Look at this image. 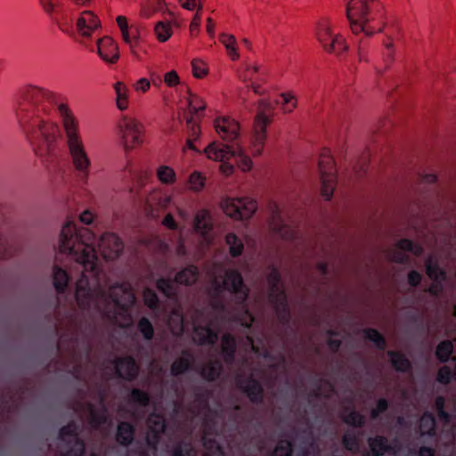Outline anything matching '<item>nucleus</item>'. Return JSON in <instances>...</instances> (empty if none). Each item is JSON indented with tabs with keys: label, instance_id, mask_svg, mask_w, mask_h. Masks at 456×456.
I'll return each mask as SVG.
<instances>
[{
	"label": "nucleus",
	"instance_id": "72a5a7b5",
	"mask_svg": "<svg viewBox=\"0 0 456 456\" xmlns=\"http://www.w3.org/2000/svg\"><path fill=\"white\" fill-rule=\"evenodd\" d=\"M69 276L63 269L55 266L53 268V285L58 293L63 292L68 285Z\"/></svg>",
	"mask_w": 456,
	"mask_h": 456
},
{
	"label": "nucleus",
	"instance_id": "f3484780",
	"mask_svg": "<svg viewBox=\"0 0 456 456\" xmlns=\"http://www.w3.org/2000/svg\"><path fill=\"white\" fill-rule=\"evenodd\" d=\"M147 443L155 448L159 442V436L164 433L166 429L164 417L159 414H151L147 419Z\"/></svg>",
	"mask_w": 456,
	"mask_h": 456
},
{
	"label": "nucleus",
	"instance_id": "052dcab7",
	"mask_svg": "<svg viewBox=\"0 0 456 456\" xmlns=\"http://www.w3.org/2000/svg\"><path fill=\"white\" fill-rule=\"evenodd\" d=\"M333 391V386L329 381L321 380L314 395L315 396L330 397Z\"/></svg>",
	"mask_w": 456,
	"mask_h": 456
},
{
	"label": "nucleus",
	"instance_id": "b1692460",
	"mask_svg": "<svg viewBox=\"0 0 456 456\" xmlns=\"http://www.w3.org/2000/svg\"><path fill=\"white\" fill-rule=\"evenodd\" d=\"M212 227L213 224L209 212L206 209L198 211L194 218L195 230L202 235H205L212 230Z\"/></svg>",
	"mask_w": 456,
	"mask_h": 456
},
{
	"label": "nucleus",
	"instance_id": "4c0bfd02",
	"mask_svg": "<svg viewBox=\"0 0 456 456\" xmlns=\"http://www.w3.org/2000/svg\"><path fill=\"white\" fill-rule=\"evenodd\" d=\"M221 369L219 362H210L203 366L201 375L208 380H215L219 377Z\"/></svg>",
	"mask_w": 456,
	"mask_h": 456
},
{
	"label": "nucleus",
	"instance_id": "39448f33",
	"mask_svg": "<svg viewBox=\"0 0 456 456\" xmlns=\"http://www.w3.org/2000/svg\"><path fill=\"white\" fill-rule=\"evenodd\" d=\"M315 38L324 53L342 58L348 52L346 38L334 28L332 21L327 18H320L316 22Z\"/></svg>",
	"mask_w": 456,
	"mask_h": 456
},
{
	"label": "nucleus",
	"instance_id": "cd10ccee",
	"mask_svg": "<svg viewBox=\"0 0 456 456\" xmlns=\"http://www.w3.org/2000/svg\"><path fill=\"white\" fill-rule=\"evenodd\" d=\"M384 28H386V37L382 41L384 50L395 51V41L400 38V28L396 25H387V23Z\"/></svg>",
	"mask_w": 456,
	"mask_h": 456
},
{
	"label": "nucleus",
	"instance_id": "a18cd8bd",
	"mask_svg": "<svg viewBox=\"0 0 456 456\" xmlns=\"http://www.w3.org/2000/svg\"><path fill=\"white\" fill-rule=\"evenodd\" d=\"M452 343L449 340L441 342L436 348V356L442 362H446L452 353Z\"/></svg>",
	"mask_w": 456,
	"mask_h": 456
},
{
	"label": "nucleus",
	"instance_id": "0eeeda50",
	"mask_svg": "<svg viewBox=\"0 0 456 456\" xmlns=\"http://www.w3.org/2000/svg\"><path fill=\"white\" fill-rule=\"evenodd\" d=\"M317 168L321 182V194L330 200L337 185V168L335 160L328 149H323L318 158Z\"/></svg>",
	"mask_w": 456,
	"mask_h": 456
},
{
	"label": "nucleus",
	"instance_id": "2eb2a0df",
	"mask_svg": "<svg viewBox=\"0 0 456 456\" xmlns=\"http://www.w3.org/2000/svg\"><path fill=\"white\" fill-rule=\"evenodd\" d=\"M406 252H411L414 256H420L423 252V248L419 244H413L411 240L408 239L400 240L394 249L387 254V257L396 263H405L408 261V256Z\"/></svg>",
	"mask_w": 456,
	"mask_h": 456
},
{
	"label": "nucleus",
	"instance_id": "dca6fc26",
	"mask_svg": "<svg viewBox=\"0 0 456 456\" xmlns=\"http://www.w3.org/2000/svg\"><path fill=\"white\" fill-rule=\"evenodd\" d=\"M204 152L208 159L224 162L235 157L237 151L236 147L228 143L213 142L205 148Z\"/></svg>",
	"mask_w": 456,
	"mask_h": 456
},
{
	"label": "nucleus",
	"instance_id": "e433bc0d",
	"mask_svg": "<svg viewBox=\"0 0 456 456\" xmlns=\"http://www.w3.org/2000/svg\"><path fill=\"white\" fill-rule=\"evenodd\" d=\"M225 241L229 246L230 254L232 256H239L242 254L244 245L235 234L228 233L225 237Z\"/></svg>",
	"mask_w": 456,
	"mask_h": 456
},
{
	"label": "nucleus",
	"instance_id": "a878e982",
	"mask_svg": "<svg viewBox=\"0 0 456 456\" xmlns=\"http://www.w3.org/2000/svg\"><path fill=\"white\" fill-rule=\"evenodd\" d=\"M202 442H203V447H204V452H203L202 456H222L223 455L221 446L217 444V442L215 439L208 437L206 426L204 427V429H203Z\"/></svg>",
	"mask_w": 456,
	"mask_h": 456
},
{
	"label": "nucleus",
	"instance_id": "ddd939ff",
	"mask_svg": "<svg viewBox=\"0 0 456 456\" xmlns=\"http://www.w3.org/2000/svg\"><path fill=\"white\" fill-rule=\"evenodd\" d=\"M214 127L219 137L226 142L238 139L240 126L238 121L230 117H218L214 120Z\"/></svg>",
	"mask_w": 456,
	"mask_h": 456
},
{
	"label": "nucleus",
	"instance_id": "680f3d73",
	"mask_svg": "<svg viewBox=\"0 0 456 456\" xmlns=\"http://www.w3.org/2000/svg\"><path fill=\"white\" fill-rule=\"evenodd\" d=\"M444 398L443 396H438L436 399L435 406L437 411L438 418L440 420L444 421V423H448L450 420L449 414L444 411Z\"/></svg>",
	"mask_w": 456,
	"mask_h": 456
},
{
	"label": "nucleus",
	"instance_id": "6e6d98bb",
	"mask_svg": "<svg viewBox=\"0 0 456 456\" xmlns=\"http://www.w3.org/2000/svg\"><path fill=\"white\" fill-rule=\"evenodd\" d=\"M365 338L375 342L376 346L379 349L386 347V341L381 334L374 329L364 330Z\"/></svg>",
	"mask_w": 456,
	"mask_h": 456
},
{
	"label": "nucleus",
	"instance_id": "774afa93",
	"mask_svg": "<svg viewBox=\"0 0 456 456\" xmlns=\"http://www.w3.org/2000/svg\"><path fill=\"white\" fill-rule=\"evenodd\" d=\"M143 299L145 305H147L151 308L156 307L159 301L156 294L151 289H146L143 291Z\"/></svg>",
	"mask_w": 456,
	"mask_h": 456
},
{
	"label": "nucleus",
	"instance_id": "393cba45",
	"mask_svg": "<svg viewBox=\"0 0 456 456\" xmlns=\"http://www.w3.org/2000/svg\"><path fill=\"white\" fill-rule=\"evenodd\" d=\"M165 207L162 203V196L159 193H151L146 201L145 212L147 216L158 217L160 210Z\"/></svg>",
	"mask_w": 456,
	"mask_h": 456
},
{
	"label": "nucleus",
	"instance_id": "6e6552de",
	"mask_svg": "<svg viewBox=\"0 0 456 456\" xmlns=\"http://www.w3.org/2000/svg\"><path fill=\"white\" fill-rule=\"evenodd\" d=\"M267 281L269 284V301L273 305L280 322L283 323L288 322L290 314L287 305V297L281 283V277L277 269H272L268 274Z\"/></svg>",
	"mask_w": 456,
	"mask_h": 456
},
{
	"label": "nucleus",
	"instance_id": "4468645a",
	"mask_svg": "<svg viewBox=\"0 0 456 456\" xmlns=\"http://www.w3.org/2000/svg\"><path fill=\"white\" fill-rule=\"evenodd\" d=\"M99 250L107 260H114L121 254L124 245L120 239L114 233H104L98 244Z\"/></svg>",
	"mask_w": 456,
	"mask_h": 456
},
{
	"label": "nucleus",
	"instance_id": "79ce46f5",
	"mask_svg": "<svg viewBox=\"0 0 456 456\" xmlns=\"http://www.w3.org/2000/svg\"><path fill=\"white\" fill-rule=\"evenodd\" d=\"M129 401L133 403L145 407L150 403V395L148 393L139 388H133L130 393Z\"/></svg>",
	"mask_w": 456,
	"mask_h": 456
},
{
	"label": "nucleus",
	"instance_id": "2f4dec72",
	"mask_svg": "<svg viewBox=\"0 0 456 456\" xmlns=\"http://www.w3.org/2000/svg\"><path fill=\"white\" fill-rule=\"evenodd\" d=\"M220 42L225 46L228 55L232 61L238 60L240 55L236 48V39L232 35L222 33L219 36Z\"/></svg>",
	"mask_w": 456,
	"mask_h": 456
},
{
	"label": "nucleus",
	"instance_id": "a19ab883",
	"mask_svg": "<svg viewBox=\"0 0 456 456\" xmlns=\"http://www.w3.org/2000/svg\"><path fill=\"white\" fill-rule=\"evenodd\" d=\"M154 32L159 42H166L172 35V28L169 23L159 21L155 25Z\"/></svg>",
	"mask_w": 456,
	"mask_h": 456
},
{
	"label": "nucleus",
	"instance_id": "4be33fe9",
	"mask_svg": "<svg viewBox=\"0 0 456 456\" xmlns=\"http://www.w3.org/2000/svg\"><path fill=\"white\" fill-rule=\"evenodd\" d=\"M192 338L200 345H214L218 335L208 326H195Z\"/></svg>",
	"mask_w": 456,
	"mask_h": 456
},
{
	"label": "nucleus",
	"instance_id": "f257e3e1",
	"mask_svg": "<svg viewBox=\"0 0 456 456\" xmlns=\"http://www.w3.org/2000/svg\"><path fill=\"white\" fill-rule=\"evenodd\" d=\"M92 232L82 228L77 232L76 225L67 223L61 232L59 249L69 254L82 267V277L76 284V299L80 308H89L92 305L110 322L119 327H128L133 320L129 312L135 302V295L130 283L123 282L109 288L105 274L97 269L98 257L94 248L83 241L90 240Z\"/></svg>",
	"mask_w": 456,
	"mask_h": 456
},
{
	"label": "nucleus",
	"instance_id": "13d9d810",
	"mask_svg": "<svg viewBox=\"0 0 456 456\" xmlns=\"http://www.w3.org/2000/svg\"><path fill=\"white\" fill-rule=\"evenodd\" d=\"M117 23L121 30V35L123 40L126 44H132V37L129 34V28L127 24V20L125 16H118L117 18ZM133 37H135V36H133Z\"/></svg>",
	"mask_w": 456,
	"mask_h": 456
},
{
	"label": "nucleus",
	"instance_id": "69168bd1",
	"mask_svg": "<svg viewBox=\"0 0 456 456\" xmlns=\"http://www.w3.org/2000/svg\"><path fill=\"white\" fill-rule=\"evenodd\" d=\"M190 111L187 115L191 114L193 116L194 113L199 112L200 110H204L206 109V104L197 96H193L189 101Z\"/></svg>",
	"mask_w": 456,
	"mask_h": 456
},
{
	"label": "nucleus",
	"instance_id": "7c9ffc66",
	"mask_svg": "<svg viewBox=\"0 0 456 456\" xmlns=\"http://www.w3.org/2000/svg\"><path fill=\"white\" fill-rule=\"evenodd\" d=\"M426 270L428 277L434 281H442L445 280V273L439 267L436 261L429 256L426 262Z\"/></svg>",
	"mask_w": 456,
	"mask_h": 456
},
{
	"label": "nucleus",
	"instance_id": "ea45409f",
	"mask_svg": "<svg viewBox=\"0 0 456 456\" xmlns=\"http://www.w3.org/2000/svg\"><path fill=\"white\" fill-rule=\"evenodd\" d=\"M436 428L435 418L428 413L423 414L419 419V431L421 435H433Z\"/></svg>",
	"mask_w": 456,
	"mask_h": 456
},
{
	"label": "nucleus",
	"instance_id": "603ef678",
	"mask_svg": "<svg viewBox=\"0 0 456 456\" xmlns=\"http://www.w3.org/2000/svg\"><path fill=\"white\" fill-rule=\"evenodd\" d=\"M191 362L188 358L180 357L171 365V373L174 376L180 375L189 369Z\"/></svg>",
	"mask_w": 456,
	"mask_h": 456
},
{
	"label": "nucleus",
	"instance_id": "de8ad7c7",
	"mask_svg": "<svg viewBox=\"0 0 456 456\" xmlns=\"http://www.w3.org/2000/svg\"><path fill=\"white\" fill-rule=\"evenodd\" d=\"M206 177L200 172H193L190 175L188 179L189 187L191 191H200L205 186Z\"/></svg>",
	"mask_w": 456,
	"mask_h": 456
},
{
	"label": "nucleus",
	"instance_id": "f03ea898",
	"mask_svg": "<svg viewBox=\"0 0 456 456\" xmlns=\"http://www.w3.org/2000/svg\"><path fill=\"white\" fill-rule=\"evenodd\" d=\"M346 16L353 33L363 32L367 36L380 32L386 24V12L377 0H350Z\"/></svg>",
	"mask_w": 456,
	"mask_h": 456
},
{
	"label": "nucleus",
	"instance_id": "9b49d317",
	"mask_svg": "<svg viewBox=\"0 0 456 456\" xmlns=\"http://www.w3.org/2000/svg\"><path fill=\"white\" fill-rule=\"evenodd\" d=\"M224 212L230 217L241 220L250 218L257 209L256 200L249 198L226 199L222 201Z\"/></svg>",
	"mask_w": 456,
	"mask_h": 456
},
{
	"label": "nucleus",
	"instance_id": "aec40b11",
	"mask_svg": "<svg viewBox=\"0 0 456 456\" xmlns=\"http://www.w3.org/2000/svg\"><path fill=\"white\" fill-rule=\"evenodd\" d=\"M100 26L98 17L90 11L82 13L77 21V28L80 34L84 37L90 36L91 32Z\"/></svg>",
	"mask_w": 456,
	"mask_h": 456
},
{
	"label": "nucleus",
	"instance_id": "c756f323",
	"mask_svg": "<svg viewBox=\"0 0 456 456\" xmlns=\"http://www.w3.org/2000/svg\"><path fill=\"white\" fill-rule=\"evenodd\" d=\"M114 89L116 92V103L117 107L120 110H125L128 108L129 101H128V88L123 82H117L114 85Z\"/></svg>",
	"mask_w": 456,
	"mask_h": 456
},
{
	"label": "nucleus",
	"instance_id": "e2e57ef3",
	"mask_svg": "<svg viewBox=\"0 0 456 456\" xmlns=\"http://www.w3.org/2000/svg\"><path fill=\"white\" fill-rule=\"evenodd\" d=\"M344 421L354 427H361L364 422L363 417L356 411H351L350 413L345 415Z\"/></svg>",
	"mask_w": 456,
	"mask_h": 456
},
{
	"label": "nucleus",
	"instance_id": "864d4df0",
	"mask_svg": "<svg viewBox=\"0 0 456 456\" xmlns=\"http://www.w3.org/2000/svg\"><path fill=\"white\" fill-rule=\"evenodd\" d=\"M137 327L145 339L150 340L152 338L154 333L153 327L147 318H141L138 322Z\"/></svg>",
	"mask_w": 456,
	"mask_h": 456
},
{
	"label": "nucleus",
	"instance_id": "37998d69",
	"mask_svg": "<svg viewBox=\"0 0 456 456\" xmlns=\"http://www.w3.org/2000/svg\"><path fill=\"white\" fill-rule=\"evenodd\" d=\"M159 180L166 184H172L175 181V173L173 168L167 166H161L157 170Z\"/></svg>",
	"mask_w": 456,
	"mask_h": 456
},
{
	"label": "nucleus",
	"instance_id": "4d7b16f0",
	"mask_svg": "<svg viewBox=\"0 0 456 456\" xmlns=\"http://www.w3.org/2000/svg\"><path fill=\"white\" fill-rule=\"evenodd\" d=\"M47 94H51V93L43 92L41 88L36 86H29L26 89L24 97L28 101L37 102L40 96H46Z\"/></svg>",
	"mask_w": 456,
	"mask_h": 456
},
{
	"label": "nucleus",
	"instance_id": "09e8293b",
	"mask_svg": "<svg viewBox=\"0 0 456 456\" xmlns=\"http://www.w3.org/2000/svg\"><path fill=\"white\" fill-rule=\"evenodd\" d=\"M237 153L235 157L237 156L239 158V160L237 162L238 167L243 171V172H248L251 170L253 163L251 159L245 154L244 151L237 146L236 147Z\"/></svg>",
	"mask_w": 456,
	"mask_h": 456
},
{
	"label": "nucleus",
	"instance_id": "1a4fd4ad",
	"mask_svg": "<svg viewBox=\"0 0 456 456\" xmlns=\"http://www.w3.org/2000/svg\"><path fill=\"white\" fill-rule=\"evenodd\" d=\"M77 426L70 422L60 431L58 448L61 456H82L85 452V444L78 438Z\"/></svg>",
	"mask_w": 456,
	"mask_h": 456
},
{
	"label": "nucleus",
	"instance_id": "bf43d9fd",
	"mask_svg": "<svg viewBox=\"0 0 456 456\" xmlns=\"http://www.w3.org/2000/svg\"><path fill=\"white\" fill-rule=\"evenodd\" d=\"M171 456H196V452L190 444H179L173 450Z\"/></svg>",
	"mask_w": 456,
	"mask_h": 456
},
{
	"label": "nucleus",
	"instance_id": "58836bf2",
	"mask_svg": "<svg viewBox=\"0 0 456 456\" xmlns=\"http://www.w3.org/2000/svg\"><path fill=\"white\" fill-rule=\"evenodd\" d=\"M176 282L168 279H159L157 281V289L167 297L176 295Z\"/></svg>",
	"mask_w": 456,
	"mask_h": 456
},
{
	"label": "nucleus",
	"instance_id": "c85d7f7f",
	"mask_svg": "<svg viewBox=\"0 0 456 456\" xmlns=\"http://www.w3.org/2000/svg\"><path fill=\"white\" fill-rule=\"evenodd\" d=\"M134 428L128 422H121L118 427L117 441L123 444L128 445L134 439Z\"/></svg>",
	"mask_w": 456,
	"mask_h": 456
},
{
	"label": "nucleus",
	"instance_id": "0e129e2a",
	"mask_svg": "<svg viewBox=\"0 0 456 456\" xmlns=\"http://www.w3.org/2000/svg\"><path fill=\"white\" fill-rule=\"evenodd\" d=\"M370 162V154L368 152H364L360 157L357 164L354 167L355 172L361 175L365 173L367 167Z\"/></svg>",
	"mask_w": 456,
	"mask_h": 456
},
{
	"label": "nucleus",
	"instance_id": "473e14b6",
	"mask_svg": "<svg viewBox=\"0 0 456 456\" xmlns=\"http://www.w3.org/2000/svg\"><path fill=\"white\" fill-rule=\"evenodd\" d=\"M221 348L226 362L232 361L235 352V340L230 334H224L221 339Z\"/></svg>",
	"mask_w": 456,
	"mask_h": 456
},
{
	"label": "nucleus",
	"instance_id": "f8f14e48",
	"mask_svg": "<svg viewBox=\"0 0 456 456\" xmlns=\"http://www.w3.org/2000/svg\"><path fill=\"white\" fill-rule=\"evenodd\" d=\"M75 411L86 418L94 429L107 428L111 425V420L109 419L104 406L95 409L93 404L86 403L82 407H75Z\"/></svg>",
	"mask_w": 456,
	"mask_h": 456
},
{
	"label": "nucleus",
	"instance_id": "20e7f679",
	"mask_svg": "<svg viewBox=\"0 0 456 456\" xmlns=\"http://www.w3.org/2000/svg\"><path fill=\"white\" fill-rule=\"evenodd\" d=\"M273 108L268 100L262 99L258 101L248 145L253 157L261 156L264 151L267 137L266 128L273 123Z\"/></svg>",
	"mask_w": 456,
	"mask_h": 456
},
{
	"label": "nucleus",
	"instance_id": "49530a36",
	"mask_svg": "<svg viewBox=\"0 0 456 456\" xmlns=\"http://www.w3.org/2000/svg\"><path fill=\"white\" fill-rule=\"evenodd\" d=\"M38 129L46 142H52L54 139L57 126L52 123L39 122Z\"/></svg>",
	"mask_w": 456,
	"mask_h": 456
},
{
	"label": "nucleus",
	"instance_id": "bb28decb",
	"mask_svg": "<svg viewBox=\"0 0 456 456\" xmlns=\"http://www.w3.org/2000/svg\"><path fill=\"white\" fill-rule=\"evenodd\" d=\"M199 276L198 268L195 265H190L175 275V282L183 285H191Z\"/></svg>",
	"mask_w": 456,
	"mask_h": 456
},
{
	"label": "nucleus",
	"instance_id": "6ab92c4d",
	"mask_svg": "<svg viewBox=\"0 0 456 456\" xmlns=\"http://www.w3.org/2000/svg\"><path fill=\"white\" fill-rule=\"evenodd\" d=\"M99 55L109 63H115L119 58L118 47L110 37H104L98 40Z\"/></svg>",
	"mask_w": 456,
	"mask_h": 456
},
{
	"label": "nucleus",
	"instance_id": "8fccbe9b",
	"mask_svg": "<svg viewBox=\"0 0 456 456\" xmlns=\"http://www.w3.org/2000/svg\"><path fill=\"white\" fill-rule=\"evenodd\" d=\"M292 444L289 441L281 440L273 449L271 456H292Z\"/></svg>",
	"mask_w": 456,
	"mask_h": 456
},
{
	"label": "nucleus",
	"instance_id": "423d86ee",
	"mask_svg": "<svg viewBox=\"0 0 456 456\" xmlns=\"http://www.w3.org/2000/svg\"><path fill=\"white\" fill-rule=\"evenodd\" d=\"M117 134L126 152L140 148L145 139V126L134 117L122 115L116 125Z\"/></svg>",
	"mask_w": 456,
	"mask_h": 456
},
{
	"label": "nucleus",
	"instance_id": "412c9836",
	"mask_svg": "<svg viewBox=\"0 0 456 456\" xmlns=\"http://www.w3.org/2000/svg\"><path fill=\"white\" fill-rule=\"evenodd\" d=\"M237 386L241 388L252 402L261 401L263 398V388L255 379L244 380L240 376L236 378Z\"/></svg>",
	"mask_w": 456,
	"mask_h": 456
},
{
	"label": "nucleus",
	"instance_id": "9d476101",
	"mask_svg": "<svg viewBox=\"0 0 456 456\" xmlns=\"http://www.w3.org/2000/svg\"><path fill=\"white\" fill-rule=\"evenodd\" d=\"M213 286L216 293L226 289L235 295L238 303L244 302L248 296V289L244 285L241 274L236 270H228L222 281V284L216 277Z\"/></svg>",
	"mask_w": 456,
	"mask_h": 456
},
{
	"label": "nucleus",
	"instance_id": "5701e85b",
	"mask_svg": "<svg viewBox=\"0 0 456 456\" xmlns=\"http://www.w3.org/2000/svg\"><path fill=\"white\" fill-rule=\"evenodd\" d=\"M167 325L171 332L175 336H180L184 330L183 315L180 307L174 308L169 314Z\"/></svg>",
	"mask_w": 456,
	"mask_h": 456
},
{
	"label": "nucleus",
	"instance_id": "3c124183",
	"mask_svg": "<svg viewBox=\"0 0 456 456\" xmlns=\"http://www.w3.org/2000/svg\"><path fill=\"white\" fill-rule=\"evenodd\" d=\"M185 119L188 128V137L198 140L201 133L199 123L194 120L191 114L185 115Z\"/></svg>",
	"mask_w": 456,
	"mask_h": 456
},
{
	"label": "nucleus",
	"instance_id": "5fc2aeb1",
	"mask_svg": "<svg viewBox=\"0 0 456 456\" xmlns=\"http://www.w3.org/2000/svg\"><path fill=\"white\" fill-rule=\"evenodd\" d=\"M192 67V74L196 78H202L206 77L208 73V69L207 64L199 59L192 60L191 61Z\"/></svg>",
	"mask_w": 456,
	"mask_h": 456
},
{
	"label": "nucleus",
	"instance_id": "7ed1b4c3",
	"mask_svg": "<svg viewBox=\"0 0 456 456\" xmlns=\"http://www.w3.org/2000/svg\"><path fill=\"white\" fill-rule=\"evenodd\" d=\"M58 110L63 120V126L68 137V144L73 159V164L76 169L79 171H86L88 168L90 162L77 133V121L67 104H60Z\"/></svg>",
	"mask_w": 456,
	"mask_h": 456
},
{
	"label": "nucleus",
	"instance_id": "f704fd0d",
	"mask_svg": "<svg viewBox=\"0 0 456 456\" xmlns=\"http://www.w3.org/2000/svg\"><path fill=\"white\" fill-rule=\"evenodd\" d=\"M369 445L374 456L383 455L390 448L387 439L384 436H376L375 438L369 439Z\"/></svg>",
	"mask_w": 456,
	"mask_h": 456
},
{
	"label": "nucleus",
	"instance_id": "c9c22d12",
	"mask_svg": "<svg viewBox=\"0 0 456 456\" xmlns=\"http://www.w3.org/2000/svg\"><path fill=\"white\" fill-rule=\"evenodd\" d=\"M387 354L390 356L392 365L396 370L407 371L411 368L410 361L403 354L394 351H388Z\"/></svg>",
	"mask_w": 456,
	"mask_h": 456
},
{
	"label": "nucleus",
	"instance_id": "338daca9",
	"mask_svg": "<svg viewBox=\"0 0 456 456\" xmlns=\"http://www.w3.org/2000/svg\"><path fill=\"white\" fill-rule=\"evenodd\" d=\"M343 444L344 446L351 452L356 451L359 447L357 438L355 437V436L351 434H346L343 436Z\"/></svg>",
	"mask_w": 456,
	"mask_h": 456
},
{
	"label": "nucleus",
	"instance_id": "a211bd4d",
	"mask_svg": "<svg viewBox=\"0 0 456 456\" xmlns=\"http://www.w3.org/2000/svg\"><path fill=\"white\" fill-rule=\"evenodd\" d=\"M114 368L117 375L126 380L134 379L139 372V366L131 356L117 358Z\"/></svg>",
	"mask_w": 456,
	"mask_h": 456
},
{
	"label": "nucleus",
	"instance_id": "c03bdc74",
	"mask_svg": "<svg viewBox=\"0 0 456 456\" xmlns=\"http://www.w3.org/2000/svg\"><path fill=\"white\" fill-rule=\"evenodd\" d=\"M274 220H275V216H273V221L270 224V225L272 226V228L274 231H277L283 239L291 240L295 237L296 231L294 228H292L287 224L279 225L278 224L274 223Z\"/></svg>",
	"mask_w": 456,
	"mask_h": 456
}]
</instances>
